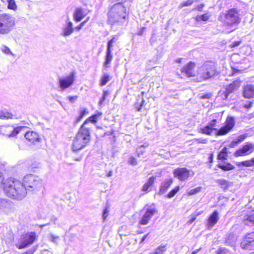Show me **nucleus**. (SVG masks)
<instances>
[{"instance_id":"nucleus-35","label":"nucleus","mask_w":254,"mask_h":254,"mask_svg":"<svg viewBox=\"0 0 254 254\" xmlns=\"http://www.w3.org/2000/svg\"><path fill=\"white\" fill-rule=\"evenodd\" d=\"M148 146V144L145 143L144 144L136 148V152L138 157H140L141 155H142L145 152V148Z\"/></svg>"},{"instance_id":"nucleus-42","label":"nucleus","mask_w":254,"mask_h":254,"mask_svg":"<svg viewBox=\"0 0 254 254\" xmlns=\"http://www.w3.org/2000/svg\"><path fill=\"white\" fill-rule=\"evenodd\" d=\"M110 77L108 74H104L101 79L100 85L101 86L105 85L110 80Z\"/></svg>"},{"instance_id":"nucleus-10","label":"nucleus","mask_w":254,"mask_h":254,"mask_svg":"<svg viewBox=\"0 0 254 254\" xmlns=\"http://www.w3.org/2000/svg\"><path fill=\"white\" fill-rule=\"evenodd\" d=\"M240 85L241 82L240 81L235 80L227 85L225 87V90L220 95L221 98L224 100H227L229 96L237 91L240 87Z\"/></svg>"},{"instance_id":"nucleus-22","label":"nucleus","mask_w":254,"mask_h":254,"mask_svg":"<svg viewBox=\"0 0 254 254\" xmlns=\"http://www.w3.org/2000/svg\"><path fill=\"white\" fill-rule=\"evenodd\" d=\"M219 220L218 212L215 210L210 215L208 219L207 227L210 229L214 225H215Z\"/></svg>"},{"instance_id":"nucleus-50","label":"nucleus","mask_w":254,"mask_h":254,"mask_svg":"<svg viewBox=\"0 0 254 254\" xmlns=\"http://www.w3.org/2000/svg\"><path fill=\"white\" fill-rule=\"evenodd\" d=\"M128 162L130 164L133 166H135L137 164L136 159L133 157H131L129 158Z\"/></svg>"},{"instance_id":"nucleus-33","label":"nucleus","mask_w":254,"mask_h":254,"mask_svg":"<svg viewBox=\"0 0 254 254\" xmlns=\"http://www.w3.org/2000/svg\"><path fill=\"white\" fill-rule=\"evenodd\" d=\"M227 148L224 147L221 151L218 153L217 158L219 160H224L227 158Z\"/></svg>"},{"instance_id":"nucleus-31","label":"nucleus","mask_w":254,"mask_h":254,"mask_svg":"<svg viewBox=\"0 0 254 254\" xmlns=\"http://www.w3.org/2000/svg\"><path fill=\"white\" fill-rule=\"evenodd\" d=\"M237 241V237L234 234H230L226 241L225 243L226 244L230 246H234L236 244Z\"/></svg>"},{"instance_id":"nucleus-20","label":"nucleus","mask_w":254,"mask_h":254,"mask_svg":"<svg viewBox=\"0 0 254 254\" xmlns=\"http://www.w3.org/2000/svg\"><path fill=\"white\" fill-rule=\"evenodd\" d=\"M194 63L191 62L182 69V73L188 77H191L194 76L193 68L194 67Z\"/></svg>"},{"instance_id":"nucleus-27","label":"nucleus","mask_w":254,"mask_h":254,"mask_svg":"<svg viewBox=\"0 0 254 254\" xmlns=\"http://www.w3.org/2000/svg\"><path fill=\"white\" fill-rule=\"evenodd\" d=\"M216 182L219 184L220 188L223 190H227L232 186V183L225 179H218Z\"/></svg>"},{"instance_id":"nucleus-51","label":"nucleus","mask_w":254,"mask_h":254,"mask_svg":"<svg viewBox=\"0 0 254 254\" xmlns=\"http://www.w3.org/2000/svg\"><path fill=\"white\" fill-rule=\"evenodd\" d=\"M109 210L107 207H106L103 212L102 217L104 220H105L108 215Z\"/></svg>"},{"instance_id":"nucleus-53","label":"nucleus","mask_w":254,"mask_h":254,"mask_svg":"<svg viewBox=\"0 0 254 254\" xmlns=\"http://www.w3.org/2000/svg\"><path fill=\"white\" fill-rule=\"evenodd\" d=\"M4 177L3 174L0 172V188H1L2 187H4Z\"/></svg>"},{"instance_id":"nucleus-32","label":"nucleus","mask_w":254,"mask_h":254,"mask_svg":"<svg viewBox=\"0 0 254 254\" xmlns=\"http://www.w3.org/2000/svg\"><path fill=\"white\" fill-rule=\"evenodd\" d=\"M239 167H251L254 166V158L249 160L244 161L238 163Z\"/></svg>"},{"instance_id":"nucleus-29","label":"nucleus","mask_w":254,"mask_h":254,"mask_svg":"<svg viewBox=\"0 0 254 254\" xmlns=\"http://www.w3.org/2000/svg\"><path fill=\"white\" fill-rule=\"evenodd\" d=\"M156 178L154 176L150 177L146 183L143 186L142 190L143 191H148L149 189L152 186Z\"/></svg>"},{"instance_id":"nucleus-19","label":"nucleus","mask_w":254,"mask_h":254,"mask_svg":"<svg viewBox=\"0 0 254 254\" xmlns=\"http://www.w3.org/2000/svg\"><path fill=\"white\" fill-rule=\"evenodd\" d=\"M74 31V28L73 27V24L71 21L67 17L65 23L63 25L62 27L61 35L63 37H66L70 36Z\"/></svg>"},{"instance_id":"nucleus-49","label":"nucleus","mask_w":254,"mask_h":254,"mask_svg":"<svg viewBox=\"0 0 254 254\" xmlns=\"http://www.w3.org/2000/svg\"><path fill=\"white\" fill-rule=\"evenodd\" d=\"M109 92L108 91H104L102 98L99 101V104L101 105L106 99V97L108 95Z\"/></svg>"},{"instance_id":"nucleus-48","label":"nucleus","mask_w":254,"mask_h":254,"mask_svg":"<svg viewBox=\"0 0 254 254\" xmlns=\"http://www.w3.org/2000/svg\"><path fill=\"white\" fill-rule=\"evenodd\" d=\"M195 0H187L186 1H185L181 3L179 6V8H181L184 6H190L193 3V2Z\"/></svg>"},{"instance_id":"nucleus-30","label":"nucleus","mask_w":254,"mask_h":254,"mask_svg":"<svg viewBox=\"0 0 254 254\" xmlns=\"http://www.w3.org/2000/svg\"><path fill=\"white\" fill-rule=\"evenodd\" d=\"M218 167L224 171L232 170L235 169V166L230 163L224 162L222 164H218Z\"/></svg>"},{"instance_id":"nucleus-7","label":"nucleus","mask_w":254,"mask_h":254,"mask_svg":"<svg viewBox=\"0 0 254 254\" xmlns=\"http://www.w3.org/2000/svg\"><path fill=\"white\" fill-rule=\"evenodd\" d=\"M22 183L27 191L37 190L42 187L43 181L37 176L28 174L24 176Z\"/></svg>"},{"instance_id":"nucleus-12","label":"nucleus","mask_w":254,"mask_h":254,"mask_svg":"<svg viewBox=\"0 0 254 254\" xmlns=\"http://www.w3.org/2000/svg\"><path fill=\"white\" fill-rule=\"evenodd\" d=\"M144 209H145V213L139 222V224L142 225L147 224L152 217L157 212L154 206H145Z\"/></svg>"},{"instance_id":"nucleus-59","label":"nucleus","mask_w":254,"mask_h":254,"mask_svg":"<svg viewBox=\"0 0 254 254\" xmlns=\"http://www.w3.org/2000/svg\"><path fill=\"white\" fill-rule=\"evenodd\" d=\"M252 106H253V102H250L248 104H245L244 105V107L247 109H249L251 108H252Z\"/></svg>"},{"instance_id":"nucleus-25","label":"nucleus","mask_w":254,"mask_h":254,"mask_svg":"<svg viewBox=\"0 0 254 254\" xmlns=\"http://www.w3.org/2000/svg\"><path fill=\"white\" fill-rule=\"evenodd\" d=\"M86 12L84 9L81 7L77 8L73 14L74 19L75 21L79 22L86 15Z\"/></svg>"},{"instance_id":"nucleus-6","label":"nucleus","mask_w":254,"mask_h":254,"mask_svg":"<svg viewBox=\"0 0 254 254\" xmlns=\"http://www.w3.org/2000/svg\"><path fill=\"white\" fill-rule=\"evenodd\" d=\"M240 16L238 10L236 8H231L226 13L222 14L219 17V19L228 26H238L241 22V18Z\"/></svg>"},{"instance_id":"nucleus-54","label":"nucleus","mask_w":254,"mask_h":254,"mask_svg":"<svg viewBox=\"0 0 254 254\" xmlns=\"http://www.w3.org/2000/svg\"><path fill=\"white\" fill-rule=\"evenodd\" d=\"M78 96H69L68 99L69 101L72 103H73L75 102V101L77 99Z\"/></svg>"},{"instance_id":"nucleus-5","label":"nucleus","mask_w":254,"mask_h":254,"mask_svg":"<svg viewBox=\"0 0 254 254\" xmlns=\"http://www.w3.org/2000/svg\"><path fill=\"white\" fill-rule=\"evenodd\" d=\"M15 25V18L8 13L0 14V34L6 35L9 34L14 28Z\"/></svg>"},{"instance_id":"nucleus-13","label":"nucleus","mask_w":254,"mask_h":254,"mask_svg":"<svg viewBox=\"0 0 254 254\" xmlns=\"http://www.w3.org/2000/svg\"><path fill=\"white\" fill-rule=\"evenodd\" d=\"M117 39L114 36L107 43V50L106 52L105 61L104 65L108 66L111 64L113 59V56L112 54V49L113 44L117 41Z\"/></svg>"},{"instance_id":"nucleus-8","label":"nucleus","mask_w":254,"mask_h":254,"mask_svg":"<svg viewBox=\"0 0 254 254\" xmlns=\"http://www.w3.org/2000/svg\"><path fill=\"white\" fill-rule=\"evenodd\" d=\"M74 73H71L69 75L65 77L59 78V85L60 91L63 92L66 89L71 86L74 81Z\"/></svg>"},{"instance_id":"nucleus-14","label":"nucleus","mask_w":254,"mask_h":254,"mask_svg":"<svg viewBox=\"0 0 254 254\" xmlns=\"http://www.w3.org/2000/svg\"><path fill=\"white\" fill-rule=\"evenodd\" d=\"M241 247L245 250L254 249V233L247 234L241 243Z\"/></svg>"},{"instance_id":"nucleus-39","label":"nucleus","mask_w":254,"mask_h":254,"mask_svg":"<svg viewBox=\"0 0 254 254\" xmlns=\"http://www.w3.org/2000/svg\"><path fill=\"white\" fill-rule=\"evenodd\" d=\"M180 190V187L176 186L174 189L172 190L167 195V196L169 198H172Z\"/></svg>"},{"instance_id":"nucleus-44","label":"nucleus","mask_w":254,"mask_h":254,"mask_svg":"<svg viewBox=\"0 0 254 254\" xmlns=\"http://www.w3.org/2000/svg\"><path fill=\"white\" fill-rule=\"evenodd\" d=\"M201 187H198L193 189L189 190L188 193L189 195H192L199 192L201 190Z\"/></svg>"},{"instance_id":"nucleus-21","label":"nucleus","mask_w":254,"mask_h":254,"mask_svg":"<svg viewBox=\"0 0 254 254\" xmlns=\"http://www.w3.org/2000/svg\"><path fill=\"white\" fill-rule=\"evenodd\" d=\"M173 182L172 179H166L161 183L159 187V190L158 193L159 195H162L165 193Z\"/></svg>"},{"instance_id":"nucleus-26","label":"nucleus","mask_w":254,"mask_h":254,"mask_svg":"<svg viewBox=\"0 0 254 254\" xmlns=\"http://www.w3.org/2000/svg\"><path fill=\"white\" fill-rule=\"evenodd\" d=\"M248 136L247 134L240 135L237 138L233 140L230 144V147H234L237 146L239 143L243 141Z\"/></svg>"},{"instance_id":"nucleus-60","label":"nucleus","mask_w":254,"mask_h":254,"mask_svg":"<svg viewBox=\"0 0 254 254\" xmlns=\"http://www.w3.org/2000/svg\"><path fill=\"white\" fill-rule=\"evenodd\" d=\"M197 215H198V214H197L196 215L192 216L191 218L190 219V220L188 221V223L190 224H191L193 221H195V220L196 219V217Z\"/></svg>"},{"instance_id":"nucleus-23","label":"nucleus","mask_w":254,"mask_h":254,"mask_svg":"<svg viewBox=\"0 0 254 254\" xmlns=\"http://www.w3.org/2000/svg\"><path fill=\"white\" fill-rule=\"evenodd\" d=\"M243 96L248 99L254 97V86L252 84L245 86L243 89Z\"/></svg>"},{"instance_id":"nucleus-47","label":"nucleus","mask_w":254,"mask_h":254,"mask_svg":"<svg viewBox=\"0 0 254 254\" xmlns=\"http://www.w3.org/2000/svg\"><path fill=\"white\" fill-rule=\"evenodd\" d=\"M144 92H142L141 93L142 94V96L141 97H140L141 99V102L139 105V106L138 107L137 106V104H135V108H136V110L138 112H140L141 111V108L142 107L144 106V102H145V100L144 99H143V97H142V95L143 94Z\"/></svg>"},{"instance_id":"nucleus-58","label":"nucleus","mask_w":254,"mask_h":254,"mask_svg":"<svg viewBox=\"0 0 254 254\" xmlns=\"http://www.w3.org/2000/svg\"><path fill=\"white\" fill-rule=\"evenodd\" d=\"M211 94L209 93H206L203 94L201 96V98L202 99H209L211 97Z\"/></svg>"},{"instance_id":"nucleus-55","label":"nucleus","mask_w":254,"mask_h":254,"mask_svg":"<svg viewBox=\"0 0 254 254\" xmlns=\"http://www.w3.org/2000/svg\"><path fill=\"white\" fill-rule=\"evenodd\" d=\"M241 41H234L231 45L230 46L232 48H235L240 45Z\"/></svg>"},{"instance_id":"nucleus-15","label":"nucleus","mask_w":254,"mask_h":254,"mask_svg":"<svg viewBox=\"0 0 254 254\" xmlns=\"http://www.w3.org/2000/svg\"><path fill=\"white\" fill-rule=\"evenodd\" d=\"M36 238V235L35 233L32 232L30 234H28L26 235L21 241V244L19 245H16V246L19 249L26 248L33 244Z\"/></svg>"},{"instance_id":"nucleus-4","label":"nucleus","mask_w":254,"mask_h":254,"mask_svg":"<svg viewBox=\"0 0 254 254\" xmlns=\"http://www.w3.org/2000/svg\"><path fill=\"white\" fill-rule=\"evenodd\" d=\"M126 16V8L123 2L115 4L108 12L109 22L111 24L125 20Z\"/></svg>"},{"instance_id":"nucleus-43","label":"nucleus","mask_w":254,"mask_h":254,"mask_svg":"<svg viewBox=\"0 0 254 254\" xmlns=\"http://www.w3.org/2000/svg\"><path fill=\"white\" fill-rule=\"evenodd\" d=\"M7 3V8L8 9L13 10H15L17 9V5L14 0H9Z\"/></svg>"},{"instance_id":"nucleus-37","label":"nucleus","mask_w":254,"mask_h":254,"mask_svg":"<svg viewBox=\"0 0 254 254\" xmlns=\"http://www.w3.org/2000/svg\"><path fill=\"white\" fill-rule=\"evenodd\" d=\"M101 114H100L101 115ZM100 115L94 114L88 118L85 121H87V124L86 125V127H89V122H90L92 123H96L97 121V118L99 117Z\"/></svg>"},{"instance_id":"nucleus-64","label":"nucleus","mask_w":254,"mask_h":254,"mask_svg":"<svg viewBox=\"0 0 254 254\" xmlns=\"http://www.w3.org/2000/svg\"><path fill=\"white\" fill-rule=\"evenodd\" d=\"M34 251L32 250H29L22 254H33Z\"/></svg>"},{"instance_id":"nucleus-57","label":"nucleus","mask_w":254,"mask_h":254,"mask_svg":"<svg viewBox=\"0 0 254 254\" xmlns=\"http://www.w3.org/2000/svg\"><path fill=\"white\" fill-rule=\"evenodd\" d=\"M198 143L206 144L207 143V139L206 138H198L197 139Z\"/></svg>"},{"instance_id":"nucleus-34","label":"nucleus","mask_w":254,"mask_h":254,"mask_svg":"<svg viewBox=\"0 0 254 254\" xmlns=\"http://www.w3.org/2000/svg\"><path fill=\"white\" fill-rule=\"evenodd\" d=\"M12 115L10 113L6 111L0 110V119H11Z\"/></svg>"},{"instance_id":"nucleus-36","label":"nucleus","mask_w":254,"mask_h":254,"mask_svg":"<svg viewBox=\"0 0 254 254\" xmlns=\"http://www.w3.org/2000/svg\"><path fill=\"white\" fill-rule=\"evenodd\" d=\"M59 239L60 237L59 236H56L53 234H51L48 238L49 241L52 242L56 245H58Z\"/></svg>"},{"instance_id":"nucleus-61","label":"nucleus","mask_w":254,"mask_h":254,"mask_svg":"<svg viewBox=\"0 0 254 254\" xmlns=\"http://www.w3.org/2000/svg\"><path fill=\"white\" fill-rule=\"evenodd\" d=\"M145 30V27H142L141 29L137 32V35L139 36H142Z\"/></svg>"},{"instance_id":"nucleus-41","label":"nucleus","mask_w":254,"mask_h":254,"mask_svg":"<svg viewBox=\"0 0 254 254\" xmlns=\"http://www.w3.org/2000/svg\"><path fill=\"white\" fill-rule=\"evenodd\" d=\"M201 130L202 133L210 135L214 130L206 125L203 128H201Z\"/></svg>"},{"instance_id":"nucleus-45","label":"nucleus","mask_w":254,"mask_h":254,"mask_svg":"<svg viewBox=\"0 0 254 254\" xmlns=\"http://www.w3.org/2000/svg\"><path fill=\"white\" fill-rule=\"evenodd\" d=\"M1 50L2 51L3 53L6 55H11L12 56H15V55L11 52L10 49L5 45H2L1 46Z\"/></svg>"},{"instance_id":"nucleus-2","label":"nucleus","mask_w":254,"mask_h":254,"mask_svg":"<svg viewBox=\"0 0 254 254\" xmlns=\"http://www.w3.org/2000/svg\"><path fill=\"white\" fill-rule=\"evenodd\" d=\"M87 121H84L79 128L72 142V149L77 152L86 146L91 139V127H86Z\"/></svg>"},{"instance_id":"nucleus-40","label":"nucleus","mask_w":254,"mask_h":254,"mask_svg":"<svg viewBox=\"0 0 254 254\" xmlns=\"http://www.w3.org/2000/svg\"><path fill=\"white\" fill-rule=\"evenodd\" d=\"M209 16L207 13H205L201 15H197L195 17V19L197 21H206L209 19Z\"/></svg>"},{"instance_id":"nucleus-56","label":"nucleus","mask_w":254,"mask_h":254,"mask_svg":"<svg viewBox=\"0 0 254 254\" xmlns=\"http://www.w3.org/2000/svg\"><path fill=\"white\" fill-rule=\"evenodd\" d=\"M88 112L87 111V110L86 109H83L81 111H80V115L83 118V117L88 114Z\"/></svg>"},{"instance_id":"nucleus-9","label":"nucleus","mask_w":254,"mask_h":254,"mask_svg":"<svg viewBox=\"0 0 254 254\" xmlns=\"http://www.w3.org/2000/svg\"><path fill=\"white\" fill-rule=\"evenodd\" d=\"M235 124V121L234 118L232 116L228 117L225 122V125L219 129L215 134L217 136L227 134L232 129Z\"/></svg>"},{"instance_id":"nucleus-1","label":"nucleus","mask_w":254,"mask_h":254,"mask_svg":"<svg viewBox=\"0 0 254 254\" xmlns=\"http://www.w3.org/2000/svg\"><path fill=\"white\" fill-rule=\"evenodd\" d=\"M3 190L9 197L17 200H22L26 196L27 191L21 182L10 178L4 183Z\"/></svg>"},{"instance_id":"nucleus-16","label":"nucleus","mask_w":254,"mask_h":254,"mask_svg":"<svg viewBox=\"0 0 254 254\" xmlns=\"http://www.w3.org/2000/svg\"><path fill=\"white\" fill-rule=\"evenodd\" d=\"M22 128L21 127H13L12 126H3L0 128V132L9 137H14L19 133Z\"/></svg>"},{"instance_id":"nucleus-3","label":"nucleus","mask_w":254,"mask_h":254,"mask_svg":"<svg viewBox=\"0 0 254 254\" xmlns=\"http://www.w3.org/2000/svg\"><path fill=\"white\" fill-rule=\"evenodd\" d=\"M219 72L216 64L211 61H206L197 69V74L203 80H207L217 76Z\"/></svg>"},{"instance_id":"nucleus-63","label":"nucleus","mask_w":254,"mask_h":254,"mask_svg":"<svg viewBox=\"0 0 254 254\" xmlns=\"http://www.w3.org/2000/svg\"><path fill=\"white\" fill-rule=\"evenodd\" d=\"M82 118L83 117L80 115L76 119L75 123L78 124L79 122L81 121Z\"/></svg>"},{"instance_id":"nucleus-62","label":"nucleus","mask_w":254,"mask_h":254,"mask_svg":"<svg viewBox=\"0 0 254 254\" xmlns=\"http://www.w3.org/2000/svg\"><path fill=\"white\" fill-rule=\"evenodd\" d=\"M251 119V115H248L247 116H244L243 118V120L244 121H246L247 120H250Z\"/></svg>"},{"instance_id":"nucleus-17","label":"nucleus","mask_w":254,"mask_h":254,"mask_svg":"<svg viewBox=\"0 0 254 254\" xmlns=\"http://www.w3.org/2000/svg\"><path fill=\"white\" fill-rule=\"evenodd\" d=\"M254 150V144L247 142L242 148L238 149L234 153L235 156H242L250 154Z\"/></svg>"},{"instance_id":"nucleus-24","label":"nucleus","mask_w":254,"mask_h":254,"mask_svg":"<svg viewBox=\"0 0 254 254\" xmlns=\"http://www.w3.org/2000/svg\"><path fill=\"white\" fill-rule=\"evenodd\" d=\"M25 137L27 140L32 143L38 142L40 140L39 135L34 131H27L25 134Z\"/></svg>"},{"instance_id":"nucleus-18","label":"nucleus","mask_w":254,"mask_h":254,"mask_svg":"<svg viewBox=\"0 0 254 254\" xmlns=\"http://www.w3.org/2000/svg\"><path fill=\"white\" fill-rule=\"evenodd\" d=\"M190 173V171L186 168H178L174 170L173 174L180 181H185L189 178Z\"/></svg>"},{"instance_id":"nucleus-38","label":"nucleus","mask_w":254,"mask_h":254,"mask_svg":"<svg viewBox=\"0 0 254 254\" xmlns=\"http://www.w3.org/2000/svg\"><path fill=\"white\" fill-rule=\"evenodd\" d=\"M166 251V246H160L155 250L154 253L150 254H164Z\"/></svg>"},{"instance_id":"nucleus-28","label":"nucleus","mask_w":254,"mask_h":254,"mask_svg":"<svg viewBox=\"0 0 254 254\" xmlns=\"http://www.w3.org/2000/svg\"><path fill=\"white\" fill-rule=\"evenodd\" d=\"M244 223L245 225L248 226L254 225V210L244 219Z\"/></svg>"},{"instance_id":"nucleus-11","label":"nucleus","mask_w":254,"mask_h":254,"mask_svg":"<svg viewBox=\"0 0 254 254\" xmlns=\"http://www.w3.org/2000/svg\"><path fill=\"white\" fill-rule=\"evenodd\" d=\"M13 202L7 199H0V213L8 214L14 211Z\"/></svg>"},{"instance_id":"nucleus-52","label":"nucleus","mask_w":254,"mask_h":254,"mask_svg":"<svg viewBox=\"0 0 254 254\" xmlns=\"http://www.w3.org/2000/svg\"><path fill=\"white\" fill-rule=\"evenodd\" d=\"M86 23V21L81 22L78 26L74 28V30L79 31L80 30Z\"/></svg>"},{"instance_id":"nucleus-46","label":"nucleus","mask_w":254,"mask_h":254,"mask_svg":"<svg viewBox=\"0 0 254 254\" xmlns=\"http://www.w3.org/2000/svg\"><path fill=\"white\" fill-rule=\"evenodd\" d=\"M216 122L217 120L216 119H213L211 120L210 122H209L207 125L208 127H210V128H211L216 131L215 133L217 132V131L219 130L217 128H214Z\"/></svg>"}]
</instances>
